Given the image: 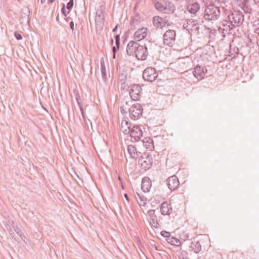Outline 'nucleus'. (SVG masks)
I'll list each match as a JSON object with an SVG mask.
<instances>
[{"label": "nucleus", "instance_id": "f257e3e1", "mask_svg": "<svg viewBox=\"0 0 259 259\" xmlns=\"http://www.w3.org/2000/svg\"><path fill=\"white\" fill-rule=\"evenodd\" d=\"M226 14L227 19L223 21V25L224 26H228L229 28L239 26L244 21V15L240 11H229Z\"/></svg>", "mask_w": 259, "mask_h": 259}, {"label": "nucleus", "instance_id": "f03ea898", "mask_svg": "<svg viewBox=\"0 0 259 259\" xmlns=\"http://www.w3.org/2000/svg\"><path fill=\"white\" fill-rule=\"evenodd\" d=\"M221 16L220 7L213 4L206 6L203 14V18L207 21H215Z\"/></svg>", "mask_w": 259, "mask_h": 259}, {"label": "nucleus", "instance_id": "7ed1b4c3", "mask_svg": "<svg viewBox=\"0 0 259 259\" xmlns=\"http://www.w3.org/2000/svg\"><path fill=\"white\" fill-rule=\"evenodd\" d=\"M143 111V109L141 104H133L128 110L130 118L135 120L138 119L142 115Z\"/></svg>", "mask_w": 259, "mask_h": 259}, {"label": "nucleus", "instance_id": "20e7f679", "mask_svg": "<svg viewBox=\"0 0 259 259\" xmlns=\"http://www.w3.org/2000/svg\"><path fill=\"white\" fill-rule=\"evenodd\" d=\"M139 163L145 170L149 169L152 165L153 159L149 154L144 153L139 157Z\"/></svg>", "mask_w": 259, "mask_h": 259}, {"label": "nucleus", "instance_id": "39448f33", "mask_svg": "<svg viewBox=\"0 0 259 259\" xmlns=\"http://www.w3.org/2000/svg\"><path fill=\"white\" fill-rule=\"evenodd\" d=\"M128 132L130 133L131 139L130 140L135 142L140 140L143 136V131L139 125L133 126L131 128V126H128Z\"/></svg>", "mask_w": 259, "mask_h": 259}, {"label": "nucleus", "instance_id": "423d86ee", "mask_svg": "<svg viewBox=\"0 0 259 259\" xmlns=\"http://www.w3.org/2000/svg\"><path fill=\"white\" fill-rule=\"evenodd\" d=\"M158 77V73L152 67L146 68L143 73V78L145 81L152 82Z\"/></svg>", "mask_w": 259, "mask_h": 259}, {"label": "nucleus", "instance_id": "0eeeda50", "mask_svg": "<svg viewBox=\"0 0 259 259\" xmlns=\"http://www.w3.org/2000/svg\"><path fill=\"white\" fill-rule=\"evenodd\" d=\"M176 32L174 30H168L163 34V43L167 46H171L175 42Z\"/></svg>", "mask_w": 259, "mask_h": 259}, {"label": "nucleus", "instance_id": "6e6552de", "mask_svg": "<svg viewBox=\"0 0 259 259\" xmlns=\"http://www.w3.org/2000/svg\"><path fill=\"white\" fill-rule=\"evenodd\" d=\"M142 91V89L139 84H134L131 87L129 93L133 100L137 101L141 98Z\"/></svg>", "mask_w": 259, "mask_h": 259}, {"label": "nucleus", "instance_id": "1a4fd4ad", "mask_svg": "<svg viewBox=\"0 0 259 259\" xmlns=\"http://www.w3.org/2000/svg\"><path fill=\"white\" fill-rule=\"evenodd\" d=\"M135 56L139 60H145L148 56L147 47L145 45L144 46L139 45Z\"/></svg>", "mask_w": 259, "mask_h": 259}, {"label": "nucleus", "instance_id": "9d476101", "mask_svg": "<svg viewBox=\"0 0 259 259\" xmlns=\"http://www.w3.org/2000/svg\"><path fill=\"white\" fill-rule=\"evenodd\" d=\"M197 25L198 21L197 20L189 19L185 21L183 26L184 29L187 30L189 33H190L193 30H196L198 29V27L197 26Z\"/></svg>", "mask_w": 259, "mask_h": 259}, {"label": "nucleus", "instance_id": "9b49d317", "mask_svg": "<svg viewBox=\"0 0 259 259\" xmlns=\"http://www.w3.org/2000/svg\"><path fill=\"white\" fill-rule=\"evenodd\" d=\"M167 185L171 191L177 190L180 185L178 178L175 175L169 177L167 179Z\"/></svg>", "mask_w": 259, "mask_h": 259}, {"label": "nucleus", "instance_id": "f8f14e48", "mask_svg": "<svg viewBox=\"0 0 259 259\" xmlns=\"http://www.w3.org/2000/svg\"><path fill=\"white\" fill-rule=\"evenodd\" d=\"M30 10L28 7L23 8L21 11L20 21L21 24H28L30 22Z\"/></svg>", "mask_w": 259, "mask_h": 259}, {"label": "nucleus", "instance_id": "ddd939ff", "mask_svg": "<svg viewBox=\"0 0 259 259\" xmlns=\"http://www.w3.org/2000/svg\"><path fill=\"white\" fill-rule=\"evenodd\" d=\"M139 44L134 40L128 42L126 47V53L128 55L134 56L135 55Z\"/></svg>", "mask_w": 259, "mask_h": 259}, {"label": "nucleus", "instance_id": "4468645a", "mask_svg": "<svg viewBox=\"0 0 259 259\" xmlns=\"http://www.w3.org/2000/svg\"><path fill=\"white\" fill-rule=\"evenodd\" d=\"M147 35V28L142 27L136 31L134 35V38L137 41H139L144 39Z\"/></svg>", "mask_w": 259, "mask_h": 259}, {"label": "nucleus", "instance_id": "2eb2a0df", "mask_svg": "<svg viewBox=\"0 0 259 259\" xmlns=\"http://www.w3.org/2000/svg\"><path fill=\"white\" fill-rule=\"evenodd\" d=\"M206 72L207 70L205 68L200 65H197L194 68L193 74L195 77L201 79L204 77Z\"/></svg>", "mask_w": 259, "mask_h": 259}, {"label": "nucleus", "instance_id": "dca6fc26", "mask_svg": "<svg viewBox=\"0 0 259 259\" xmlns=\"http://www.w3.org/2000/svg\"><path fill=\"white\" fill-rule=\"evenodd\" d=\"M160 211L163 215H169L172 211L171 204L166 201L163 202L161 205Z\"/></svg>", "mask_w": 259, "mask_h": 259}, {"label": "nucleus", "instance_id": "f3484780", "mask_svg": "<svg viewBox=\"0 0 259 259\" xmlns=\"http://www.w3.org/2000/svg\"><path fill=\"white\" fill-rule=\"evenodd\" d=\"M200 9V5L198 3L189 4L187 6V10L191 14L196 15Z\"/></svg>", "mask_w": 259, "mask_h": 259}, {"label": "nucleus", "instance_id": "a211bd4d", "mask_svg": "<svg viewBox=\"0 0 259 259\" xmlns=\"http://www.w3.org/2000/svg\"><path fill=\"white\" fill-rule=\"evenodd\" d=\"M127 151L132 158L137 159L140 157V154H141L140 152L137 151L136 148L132 145L128 146Z\"/></svg>", "mask_w": 259, "mask_h": 259}, {"label": "nucleus", "instance_id": "6ab92c4d", "mask_svg": "<svg viewBox=\"0 0 259 259\" xmlns=\"http://www.w3.org/2000/svg\"><path fill=\"white\" fill-rule=\"evenodd\" d=\"M151 186V182L147 178H144L142 181L141 189L144 192H148L149 191Z\"/></svg>", "mask_w": 259, "mask_h": 259}, {"label": "nucleus", "instance_id": "aec40b11", "mask_svg": "<svg viewBox=\"0 0 259 259\" xmlns=\"http://www.w3.org/2000/svg\"><path fill=\"white\" fill-rule=\"evenodd\" d=\"M164 13L170 14L173 13L175 10V6L172 3L166 2L164 6Z\"/></svg>", "mask_w": 259, "mask_h": 259}, {"label": "nucleus", "instance_id": "412c9836", "mask_svg": "<svg viewBox=\"0 0 259 259\" xmlns=\"http://www.w3.org/2000/svg\"><path fill=\"white\" fill-rule=\"evenodd\" d=\"M191 250L196 253H199L202 249L201 245L198 241H193L190 246Z\"/></svg>", "mask_w": 259, "mask_h": 259}, {"label": "nucleus", "instance_id": "4be33fe9", "mask_svg": "<svg viewBox=\"0 0 259 259\" xmlns=\"http://www.w3.org/2000/svg\"><path fill=\"white\" fill-rule=\"evenodd\" d=\"M143 142L146 149H149L150 150H152L154 149L153 141L152 139L149 137L145 138L143 140Z\"/></svg>", "mask_w": 259, "mask_h": 259}, {"label": "nucleus", "instance_id": "5701e85b", "mask_svg": "<svg viewBox=\"0 0 259 259\" xmlns=\"http://www.w3.org/2000/svg\"><path fill=\"white\" fill-rule=\"evenodd\" d=\"M153 23L155 25H157V27H163L166 24L167 22L162 18L158 16L153 18Z\"/></svg>", "mask_w": 259, "mask_h": 259}, {"label": "nucleus", "instance_id": "b1692460", "mask_svg": "<svg viewBox=\"0 0 259 259\" xmlns=\"http://www.w3.org/2000/svg\"><path fill=\"white\" fill-rule=\"evenodd\" d=\"M101 71L102 79L104 82H106L108 80V76L106 73L105 65L103 59L101 60Z\"/></svg>", "mask_w": 259, "mask_h": 259}, {"label": "nucleus", "instance_id": "393cba45", "mask_svg": "<svg viewBox=\"0 0 259 259\" xmlns=\"http://www.w3.org/2000/svg\"><path fill=\"white\" fill-rule=\"evenodd\" d=\"M104 13L102 10H98L96 12V15L95 17V21L96 25H98V23L101 24L104 23Z\"/></svg>", "mask_w": 259, "mask_h": 259}, {"label": "nucleus", "instance_id": "a878e982", "mask_svg": "<svg viewBox=\"0 0 259 259\" xmlns=\"http://www.w3.org/2000/svg\"><path fill=\"white\" fill-rule=\"evenodd\" d=\"M136 198L140 206L146 205L147 199L144 195L137 193V196H136Z\"/></svg>", "mask_w": 259, "mask_h": 259}, {"label": "nucleus", "instance_id": "bb28decb", "mask_svg": "<svg viewBox=\"0 0 259 259\" xmlns=\"http://www.w3.org/2000/svg\"><path fill=\"white\" fill-rule=\"evenodd\" d=\"M167 242L175 246H179L181 244V241L179 239L171 236L167 239Z\"/></svg>", "mask_w": 259, "mask_h": 259}, {"label": "nucleus", "instance_id": "cd10ccee", "mask_svg": "<svg viewBox=\"0 0 259 259\" xmlns=\"http://www.w3.org/2000/svg\"><path fill=\"white\" fill-rule=\"evenodd\" d=\"M150 223L152 227L156 229H157L160 227V225L158 222L156 217H154V218H151L150 220Z\"/></svg>", "mask_w": 259, "mask_h": 259}, {"label": "nucleus", "instance_id": "c85d7f7f", "mask_svg": "<svg viewBox=\"0 0 259 259\" xmlns=\"http://www.w3.org/2000/svg\"><path fill=\"white\" fill-rule=\"evenodd\" d=\"M164 5H163L161 3H159V2H157L155 3V8L160 11V12H163V10H164Z\"/></svg>", "mask_w": 259, "mask_h": 259}, {"label": "nucleus", "instance_id": "c756f323", "mask_svg": "<svg viewBox=\"0 0 259 259\" xmlns=\"http://www.w3.org/2000/svg\"><path fill=\"white\" fill-rule=\"evenodd\" d=\"M75 98H76V101L77 102V104H78V105L79 106V108H80V109L82 115V116H83V117L84 118V114H83V108H82V106L80 104V103L79 102V99L80 98V97H79V95L78 94V93H77L76 91Z\"/></svg>", "mask_w": 259, "mask_h": 259}, {"label": "nucleus", "instance_id": "7c9ffc66", "mask_svg": "<svg viewBox=\"0 0 259 259\" xmlns=\"http://www.w3.org/2000/svg\"><path fill=\"white\" fill-rule=\"evenodd\" d=\"M124 124H125V125H126L127 126V127L129 126L128 125V122L126 120H124V121H122L121 122V127L123 128V126H124ZM128 128H127V129H125V130H123V133L124 134H130V133H128Z\"/></svg>", "mask_w": 259, "mask_h": 259}, {"label": "nucleus", "instance_id": "2f4dec72", "mask_svg": "<svg viewBox=\"0 0 259 259\" xmlns=\"http://www.w3.org/2000/svg\"><path fill=\"white\" fill-rule=\"evenodd\" d=\"M160 234L163 237L165 238L166 241H167V239H168L170 237L169 232H167L164 230L162 231L161 232Z\"/></svg>", "mask_w": 259, "mask_h": 259}, {"label": "nucleus", "instance_id": "473e14b6", "mask_svg": "<svg viewBox=\"0 0 259 259\" xmlns=\"http://www.w3.org/2000/svg\"><path fill=\"white\" fill-rule=\"evenodd\" d=\"M14 230L16 233L19 236H23V234L22 233L21 229L17 225L14 226Z\"/></svg>", "mask_w": 259, "mask_h": 259}, {"label": "nucleus", "instance_id": "72a5a7b5", "mask_svg": "<svg viewBox=\"0 0 259 259\" xmlns=\"http://www.w3.org/2000/svg\"><path fill=\"white\" fill-rule=\"evenodd\" d=\"M73 6V0H69V1L67 4V9L69 10H71Z\"/></svg>", "mask_w": 259, "mask_h": 259}, {"label": "nucleus", "instance_id": "f704fd0d", "mask_svg": "<svg viewBox=\"0 0 259 259\" xmlns=\"http://www.w3.org/2000/svg\"><path fill=\"white\" fill-rule=\"evenodd\" d=\"M119 46L120 45H116L115 46H114L112 48V51H113V57H114V58H115V54L117 52V50L119 49Z\"/></svg>", "mask_w": 259, "mask_h": 259}, {"label": "nucleus", "instance_id": "c9c22d12", "mask_svg": "<svg viewBox=\"0 0 259 259\" xmlns=\"http://www.w3.org/2000/svg\"><path fill=\"white\" fill-rule=\"evenodd\" d=\"M115 45H120V34H117L115 36Z\"/></svg>", "mask_w": 259, "mask_h": 259}, {"label": "nucleus", "instance_id": "e433bc0d", "mask_svg": "<svg viewBox=\"0 0 259 259\" xmlns=\"http://www.w3.org/2000/svg\"><path fill=\"white\" fill-rule=\"evenodd\" d=\"M148 214L151 218H153L154 217H156L155 215V210H149L148 211Z\"/></svg>", "mask_w": 259, "mask_h": 259}, {"label": "nucleus", "instance_id": "4c0bfd02", "mask_svg": "<svg viewBox=\"0 0 259 259\" xmlns=\"http://www.w3.org/2000/svg\"><path fill=\"white\" fill-rule=\"evenodd\" d=\"M14 36L15 38L18 40H21L22 38V35L17 32H14Z\"/></svg>", "mask_w": 259, "mask_h": 259}, {"label": "nucleus", "instance_id": "58836bf2", "mask_svg": "<svg viewBox=\"0 0 259 259\" xmlns=\"http://www.w3.org/2000/svg\"><path fill=\"white\" fill-rule=\"evenodd\" d=\"M139 23V21L136 20L135 18H134L131 22V26H133L136 28V25H137Z\"/></svg>", "mask_w": 259, "mask_h": 259}, {"label": "nucleus", "instance_id": "ea45409f", "mask_svg": "<svg viewBox=\"0 0 259 259\" xmlns=\"http://www.w3.org/2000/svg\"><path fill=\"white\" fill-rule=\"evenodd\" d=\"M61 12L64 16L66 17L67 15L66 14L65 6L64 4H63V7L61 9Z\"/></svg>", "mask_w": 259, "mask_h": 259}, {"label": "nucleus", "instance_id": "a19ab883", "mask_svg": "<svg viewBox=\"0 0 259 259\" xmlns=\"http://www.w3.org/2000/svg\"><path fill=\"white\" fill-rule=\"evenodd\" d=\"M74 22L73 21H71L70 23H69V26L70 27V28L73 30H74Z\"/></svg>", "mask_w": 259, "mask_h": 259}, {"label": "nucleus", "instance_id": "79ce46f5", "mask_svg": "<svg viewBox=\"0 0 259 259\" xmlns=\"http://www.w3.org/2000/svg\"><path fill=\"white\" fill-rule=\"evenodd\" d=\"M120 112L122 114H124L125 113H126V111L124 109V106H121L120 107Z\"/></svg>", "mask_w": 259, "mask_h": 259}, {"label": "nucleus", "instance_id": "37998d69", "mask_svg": "<svg viewBox=\"0 0 259 259\" xmlns=\"http://www.w3.org/2000/svg\"><path fill=\"white\" fill-rule=\"evenodd\" d=\"M216 2H218L220 4H225L226 0H215Z\"/></svg>", "mask_w": 259, "mask_h": 259}, {"label": "nucleus", "instance_id": "c03bdc74", "mask_svg": "<svg viewBox=\"0 0 259 259\" xmlns=\"http://www.w3.org/2000/svg\"><path fill=\"white\" fill-rule=\"evenodd\" d=\"M124 196L125 198L126 199V200H127V201H129V200H129V197H128V195H127L126 193H125V194H124Z\"/></svg>", "mask_w": 259, "mask_h": 259}, {"label": "nucleus", "instance_id": "a18cd8bd", "mask_svg": "<svg viewBox=\"0 0 259 259\" xmlns=\"http://www.w3.org/2000/svg\"><path fill=\"white\" fill-rule=\"evenodd\" d=\"M20 237L21 238V239H22L23 241H25V239H26V237L24 236V234H23V236H20Z\"/></svg>", "mask_w": 259, "mask_h": 259}, {"label": "nucleus", "instance_id": "49530a36", "mask_svg": "<svg viewBox=\"0 0 259 259\" xmlns=\"http://www.w3.org/2000/svg\"><path fill=\"white\" fill-rule=\"evenodd\" d=\"M118 26L116 25L112 30L113 32H115L117 29Z\"/></svg>", "mask_w": 259, "mask_h": 259}, {"label": "nucleus", "instance_id": "de8ad7c7", "mask_svg": "<svg viewBox=\"0 0 259 259\" xmlns=\"http://www.w3.org/2000/svg\"><path fill=\"white\" fill-rule=\"evenodd\" d=\"M56 20L59 22V14H58L57 17H56Z\"/></svg>", "mask_w": 259, "mask_h": 259}, {"label": "nucleus", "instance_id": "09e8293b", "mask_svg": "<svg viewBox=\"0 0 259 259\" xmlns=\"http://www.w3.org/2000/svg\"><path fill=\"white\" fill-rule=\"evenodd\" d=\"M153 246H154V247L155 248V249L156 250H158V248H157V246H156L155 244H154Z\"/></svg>", "mask_w": 259, "mask_h": 259}, {"label": "nucleus", "instance_id": "8fccbe9b", "mask_svg": "<svg viewBox=\"0 0 259 259\" xmlns=\"http://www.w3.org/2000/svg\"><path fill=\"white\" fill-rule=\"evenodd\" d=\"M55 0H48V2L50 3H53Z\"/></svg>", "mask_w": 259, "mask_h": 259}, {"label": "nucleus", "instance_id": "3c124183", "mask_svg": "<svg viewBox=\"0 0 259 259\" xmlns=\"http://www.w3.org/2000/svg\"><path fill=\"white\" fill-rule=\"evenodd\" d=\"M254 2L255 3H259V0H254Z\"/></svg>", "mask_w": 259, "mask_h": 259}, {"label": "nucleus", "instance_id": "603ef678", "mask_svg": "<svg viewBox=\"0 0 259 259\" xmlns=\"http://www.w3.org/2000/svg\"><path fill=\"white\" fill-rule=\"evenodd\" d=\"M46 2V0H41V3L42 4H43L44 3H45Z\"/></svg>", "mask_w": 259, "mask_h": 259}, {"label": "nucleus", "instance_id": "864d4df0", "mask_svg": "<svg viewBox=\"0 0 259 259\" xmlns=\"http://www.w3.org/2000/svg\"><path fill=\"white\" fill-rule=\"evenodd\" d=\"M113 42V40L112 39H111V43L112 44Z\"/></svg>", "mask_w": 259, "mask_h": 259}, {"label": "nucleus", "instance_id": "5fc2aeb1", "mask_svg": "<svg viewBox=\"0 0 259 259\" xmlns=\"http://www.w3.org/2000/svg\"><path fill=\"white\" fill-rule=\"evenodd\" d=\"M118 178H119V180L120 181H121L120 177H118Z\"/></svg>", "mask_w": 259, "mask_h": 259}]
</instances>
